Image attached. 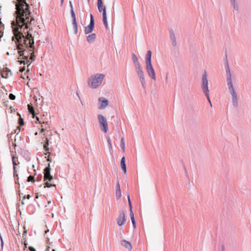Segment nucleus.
I'll return each mask as SVG.
<instances>
[{"instance_id":"obj_16","label":"nucleus","mask_w":251,"mask_h":251,"mask_svg":"<svg viewBox=\"0 0 251 251\" xmlns=\"http://www.w3.org/2000/svg\"><path fill=\"white\" fill-rule=\"evenodd\" d=\"M16 161H18V158L15 156L12 157V163L13 165V170H14V176L18 177V174H17L16 167V166L17 165L16 163Z\"/></svg>"},{"instance_id":"obj_17","label":"nucleus","mask_w":251,"mask_h":251,"mask_svg":"<svg viewBox=\"0 0 251 251\" xmlns=\"http://www.w3.org/2000/svg\"><path fill=\"white\" fill-rule=\"evenodd\" d=\"M121 168L125 174L126 173V167L125 163V157L123 156L121 160Z\"/></svg>"},{"instance_id":"obj_27","label":"nucleus","mask_w":251,"mask_h":251,"mask_svg":"<svg viewBox=\"0 0 251 251\" xmlns=\"http://www.w3.org/2000/svg\"><path fill=\"white\" fill-rule=\"evenodd\" d=\"M41 120H42V123L46 125V126H45V128H44L43 126H42V128L41 129V132L42 133H43V132H44L45 129L47 128V126H46V125L48 126H49V122L48 121H45L44 120H43L42 118L41 119Z\"/></svg>"},{"instance_id":"obj_49","label":"nucleus","mask_w":251,"mask_h":251,"mask_svg":"<svg viewBox=\"0 0 251 251\" xmlns=\"http://www.w3.org/2000/svg\"><path fill=\"white\" fill-rule=\"evenodd\" d=\"M38 97V98H39V100H40V97L42 99L43 98V97L40 95H37Z\"/></svg>"},{"instance_id":"obj_34","label":"nucleus","mask_w":251,"mask_h":251,"mask_svg":"<svg viewBox=\"0 0 251 251\" xmlns=\"http://www.w3.org/2000/svg\"><path fill=\"white\" fill-rule=\"evenodd\" d=\"M27 181L29 182V181H31V182H34L35 181V179H34V177L33 176H29L28 177H27Z\"/></svg>"},{"instance_id":"obj_35","label":"nucleus","mask_w":251,"mask_h":251,"mask_svg":"<svg viewBox=\"0 0 251 251\" xmlns=\"http://www.w3.org/2000/svg\"><path fill=\"white\" fill-rule=\"evenodd\" d=\"M127 199H128V204H129V208H130V212L131 210H132V207L131 202V201L130 199L129 195H128Z\"/></svg>"},{"instance_id":"obj_24","label":"nucleus","mask_w":251,"mask_h":251,"mask_svg":"<svg viewBox=\"0 0 251 251\" xmlns=\"http://www.w3.org/2000/svg\"><path fill=\"white\" fill-rule=\"evenodd\" d=\"M70 6L71 8V16L73 19V21H76V18H75V15L74 11L73 4L71 1H70Z\"/></svg>"},{"instance_id":"obj_2","label":"nucleus","mask_w":251,"mask_h":251,"mask_svg":"<svg viewBox=\"0 0 251 251\" xmlns=\"http://www.w3.org/2000/svg\"><path fill=\"white\" fill-rule=\"evenodd\" d=\"M104 77V75L100 74H97L92 75L88 81V85L92 88H96L100 86Z\"/></svg>"},{"instance_id":"obj_20","label":"nucleus","mask_w":251,"mask_h":251,"mask_svg":"<svg viewBox=\"0 0 251 251\" xmlns=\"http://www.w3.org/2000/svg\"><path fill=\"white\" fill-rule=\"evenodd\" d=\"M151 50H148L147 52V53L146 54V60H145L146 64L151 63Z\"/></svg>"},{"instance_id":"obj_54","label":"nucleus","mask_w":251,"mask_h":251,"mask_svg":"<svg viewBox=\"0 0 251 251\" xmlns=\"http://www.w3.org/2000/svg\"><path fill=\"white\" fill-rule=\"evenodd\" d=\"M168 80V76H167V75H166V81H167Z\"/></svg>"},{"instance_id":"obj_38","label":"nucleus","mask_w":251,"mask_h":251,"mask_svg":"<svg viewBox=\"0 0 251 251\" xmlns=\"http://www.w3.org/2000/svg\"><path fill=\"white\" fill-rule=\"evenodd\" d=\"M19 124L21 126H22L24 125V120L22 118H20L19 119Z\"/></svg>"},{"instance_id":"obj_10","label":"nucleus","mask_w":251,"mask_h":251,"mask_svg":"<svg viewBox=\"0 0 251 251\" xmlns=\"http://www.w3.org/2000/svg\"><path fill=\"white\" fill-rule=\"evenodd\" d=\"M98 9L100 12H102V16L105 13V16L106 15V7L103 6V2L102 0H98L97 2Z\"/></svg>"},{"instance_id":"obj_36","label":"nucleus","mask_w":251,"mask_h":251,"mask_svg":"<svg viewBox=\"0 0 251 251\" xmlns=\"http://www.w3.org/2000/svg\"><path fill=\"white\" fill-rule=\"evenodd\" d=\"M133 63H134L135 69L137 68L139 69L140 67H142L141 65H140V63L139 62V61L134 62Z\"/></svg>"},{"instance_id":"obj_45","label":"nucleus","mask_w":251,"mask_h":251,"mask_svg":"<svg viewBox=\"0 0 251 251\" xmlns=\"http://www.w3.org/2000/svg\"><path fill=\"white\" fill-rule=\"evenodd\" d=\"M25 66H24L23 67H21V69H20V71L21 72H24V71H25Z\"/></svg>"},{"instance_id":"obj_51","label":"nucleus","mask_w":251,"mask_h":251,"mask_svg":"<svg viewBox=\"0 0 251 251\" xmlns=\"http://www.w3.org/2000/svg\"><path fill=\"white\" fill-rule=\"evenodd\" d=\"M13 146H14V149L15 150V147H16V145L15 144L13 143Z\"/></svg>"},{"instance_id":"obj_50","label":"nucleus","mask_w":251,"mask_h":251,"mask_svg":"<svg viewBox=\"0 0 251 251\" xmlns=\"http://www.w3.org/2000/svg\"><path fill=\"white\" fill-rule=\"evenodd\" d=\"M27 245V244L25 242H24L25 248H26Z\"/></svg>"},{"instance_id":"obj_18","label":"nucleus","mask_w":251,"mask_h":251,"mask_svg":"<svg viewBox=\"0 0 251 251\" xmlns=\"http://www.w3.org/2000/svg\"><path fill=\"white\" fill-rule=\"evenodd\" d=\"M239 100V95H232V101L234 107H238V101Z\"/></svg>"},{"instance_id":"obj_12","label":"nucleus","mask_w":251,"mask_h":251,"mask_svg":"<svg viewBox=\"0 0 251 251\" xmlns=\"http://www.w3.org/2000/svg\"><path fill=\"white\" fill-rule=\"evenodd\" d=\"M170 38L172 41V43L173 46L175 47L176 46V35L174 31L173 30H170Z\"/></svg>"},{"instance_id":"obj_26","label":"nucleus","mask_w":251,"mask_h":251,"mask_svg":"<svg viewBox=\"0 0 251 251\" xmlns=\"http://www.w3.org/2000/svg\"><path fill=\"white\" fill-rule=\"evenodd\" d=\"M130 216L131 217V222H132V223L133 225V226L134 227V228H136V223H135V219H134V213H133L132 210H131V211L130 212Z\"/></svg>"},{"instance_id":"obj_41","label":"nucleus","mask_w":251,"mask_h":251,"mask_svg":"<svg viewBox=\"0 0 251 251\" xmlns=\"http://www.w3.org/2000/svg\"><path fill=\"white\" fill-rule=\"evenodd\" d=\"M42 175H39L37 176V180L38 181H40L42 179Z\"/></svg>"},{"instance_id":"obj_23","label":"nucleus","mask_w":251,"mask_h":251,"mask_svg":"<svg viewBox=\"0 0 251 251\" xmlns=\"http://www.w3.org/2000/svg\"><path fill=\"white\" fill-rule=\"evenodd\" d=\"M49 140L47 138L45 139V143H44V149L45 150V151H46L47 152V153L46 154L48 153L50 155V152H48V151H49Z\"/></svg>"},{"instance_id":"obj_13","label":"nucleus","mask_w":251,"mask_h":251,"mask_svg":"<svg viewBox=\"0 0 251 251\" xmlns=\"http://www.w3.org/2000/svg\"><path fill=\"white\" fill-rule=\"evenodd\" d=\"M1 75L3 77L7 78L12 75V72L9 69L6 68L2 72Z\"/></svg>"},{"instance_id":"obj_52","label":"nucleus","mask_w":251,"mask_h":251,"mask_svg":"<svg viewBox=\"0 0 251 251\" xmlns=\"http://www.w3.org/2000/svg\"><path fill=\"white\" fill-rule=\"evenodd\" d=\"M47 160L48 161H50V162L51 161V159L49 157H48Z\"/></svg>"},{"instance_id":"obj_1","label":"nucleus","mask_w":251,"mask_h":251,"mask_svg":"<svg viewBox=\"0 0 251 251\" xmlns=\"http://www.w3.org/2000/svg\"><path fill=\"white\" fill-rule=\"evenodd\" d=\"M15 2L16 15V22L11 23L12 31L14 34L12 38L16 44L18 53L23 60H19L20 64H27L26 72L29 71V67L34 61V41L31 33L27 29L33 18L30 16L29 9L30 6L26 0H16Z\"/></svg>"},{"instance_id":"obj_55","label":"nucleus","mask_w":251,"mask_h":251,"mask_svg":"<svg viewBox=\"0 0 251 251\" xmlns=\"http://www.w3.org/2000/svg\"><path fill=\"white\" fill-rule=\"evenodd\" d=\"M77 96H78V98H79V99L80 100V97H79V95H77Z\"/></svg>"},{"instance_id":"obj_25","label":"nucleus","mask_w":251,"mask_h":251,"mask_svg":"<svg viewBox=\"0 0 251 251\" xmlns=\"http://www.w3.org/2000/svg\"><path fill=\"white\" fill-rule=\"evenodd\" d=\"M27 109H28V112L32 115L33 118H34L35 113L34 107L32 106V105L28 104L27 105Z\"/></svg>"},{"instance_id":"obj_40","label":"nucleus","mask_w":251,"mask_h":251,"mask_svg":"<svg viewBox=\"0 0 251 251\" xmlns=\"http://www.w3.org/2000/svg\"><path fill=\"white\" fill-rule=\"evenodd\" d=\"M107 142H108V145H109V148H112V145H111V140H110V138H108V139L107 140Z\"/></svg>"},{"instance_id":"obj_57","label":"nucleus","mask_w":251,"mask_h":251,"mask_svg":"<svg viewBox=\"0 0 251 251\" xmlns=\"http://www.w3.org/2000/svg\"><path fill=\"white\" fill-rule=\"evenodd\" d=\"M26 233V231L24 232V233H23V235L25 234Z\"/></svg>"},{"instance_id":"obj_48","label":"nucleus","mask_w":251,"mask_h":251,"mask_svg":"<svg viewBox=\"0 0 251 251\" xmlns=\"http://www.w3.org/2000/svg\"><path fill=\"white\" fill-rule=\"evenodd\" d=\"M30 198V196L29 195H27L26 196H25V198H27V199H29Z\"/></svg>"},{"instance_id":"obj_56","label":"nucleus","mask_w":251,"mask_h":251,"mask_svg":"<svg viewBox=\"0 0 251 251\" xmlns=\"http://www.w3.org/2000/svg\"><path fill=\"white\" fill-rule=\"evenodd\" d=\"M49 231V230H47V231H45V233H47V232H48Z\"/></svg>"},{"instance_id":"obj_14","label":"nucleus","mask_w":251,"mask_h":251,"mask_svg":"<svg viewBox=\"0 0 251 251\" xmlns=\"http://www.w3.org/2000/svg\"><path fill=\"white\" fill-rule=\"evenodd\" d=\"M121 245L125 248L127 249L129 251H130L132 249V245L131 243L126 240H123L121 241Z\"/></svg>"},{"instance_id":"obj_33","label":"nucleus","mask_w":251,"mask_h":251,"mask_svg":"<svg viewBox=\"0 0 251 251\" xmlns=\"http://www.w3.org/2000/svg\"><path fill=\"white\" fill-rule=\"evenodd\" d=\"M132 61H133V63L138 61V58H137V56L134 53L132 54Z\"/></svg>"},{"instance_id":"obj_30","label":"nucleus","mask_w":251,"mask_h":251,"mask_svg":"<svg viewBox=\"0 0 251 251\" xmlns=\"http://www.w3.org/2000/svg\"><path fill=\"white\" fill-rule=\"evenodd\" d=\"M3 30L4 25L1 22H0V39L3 36Z\"/></svg>"},{"instance_id":"obj_53","label":"nucleus","mask_w":251,"mask_h":251,"mask_svg":"<svg viewBox=\"0 0 251 251\" xmlns=\"http://www.w3.org/2000/svg\"><path fill=\"white\" fill-rule=\"evenodd\" d=\"M34 99L36 101H37V97L36 95H34Z\"/></svg>"},{"instance_id":"obj_22","label":"nucleus","mask_w":251,"mask_h":251,"mask_svg":"<svg viewBox=\"0 0 251 251\" xmlns=\"http://www.w3.org/2000/svg\"><path fill=\"white\" fill-rule=\"evenodd\" d=\"M231 5L233 9L236 11L239 10L238 2L236 0H230Z\"/></svg>"},{"instance_id":"obj_47","label":"nucleus","mask_w":251,"mask_h":251,"mask_svg":"<svg viewBox=\"0 0 251 251\" xmlns=\"http://www.w3.org/2000/svg\"><path fill=\"white\" fill-rule=\"evenodd\" d=\"M36 119L37 121L39 122V123L42 124L41 121H40V119L38 117H36Z\"/></svg>"},{"instance_id":"obj_5","label":"nucleus","mask_w":251,"mask_h":251,"mask_svg":"<svg viewBox=\"0 0 251 251\" xmlns=\"http://www.w3.org/2000/svg\"><path fill=\"white\" fill-rule=\"evenodd\" d=\"M95 25V21L94 17L92 14H90V21L89 25L86 26L84 29V33L86 34L90 33L93 30Z\"/></svg>"},{"instance_id":"obj_6","label":"nucleus","mask_w":251,"mask_h":251,"mask_svg":"<svg viewBox=\"0 0 251 251\" xmlns=\"http://www.w3.org/2000/svg\"><path fill=\"white\" fill-rule=\"evenodd\" d=\"M202 89L205 94H208L209 90L208 87L207 75L206 72H204L202 75Z\"/></svg>"},{"instance_id":"obj_29","label":"nucleus","mask_w":251,"mask_h":251,"mask_svg":"<svg viewBox=\"0 0 251 251\" xmlns=\"http://www.w3.org/2000/svg\"><path fill=\"white\" fill-rule=\"evenodd\" d=\"M102 20L104 26H105L106 29H108L107 16L106 15L105 16V13L103 14V16H102Z\"/></svg>"},{"instance_id":"obj_44","label":"nucleus","mask_w":251,"mask_h":251,"mask_svg":"<svg viewBox=\"0 0 251 251\" xmlns=\"http://www.w3.org/2000/svg\"><path fill=\"white\" fill-rule=\"evenodd\" d=\"M206 96L207 98V99H208V101H209V103L210 104V106L212 107V103H211V101L210 100V98H209V95H206Z\"/></svg>"},{"instance_id":"obj_4","label":"nucleus","mask_w":251,"mask_h":251,"mask_svg":"<svg viewBox=\"0 0 251 251\" xmlns=\"http://www.w3.org/2000/svg\"><path fill=\"white\" fill-rule=\"evenodd\" d=\"M98 119L101 127V129L104 132H106L108 130V125L106 119L102 115L100 114L98 115Z\"/></svg>"},{"instance_id":"obj_28","label":"nucleus","mask_w":251,"mask_h":251,"mask_svg":"<svg viewBox=\"0 0 251 251\" xmlns=\"http://www.w3.org/2000/svg\"><path fill=\"white\" fill-rule=\"evenodd\" d=\"M73 26L74 30V33L75 34H76L78 32V27L76 21H73Z\"/></svg>"},{"instance_id":"obj_42","label":"nucleus","mask_w":251,"mask_h":251,"mask_svg":"<svg viewBox=\"0 0 251 251\" xmlns=\"http://www.w3.org/2000/svg\"><path fill=\"white\" fill-rule=\"evenodd\" d=\"M9 99L12 100L15 99V95H9Z\"/></svg>"},{"instance_id":"obj_7","label":"nucleus","mask_w":251,"mask_h":251,"mask_svg":"<svg viewBox=\"0 0 251 251\" xmlns=\"http://www.w3.org/2000/svg\"><path fill=\"white\" fill-rule=\"evenodd\" d=\"M50 164H48V166L44 169V181H51L53 179V176L50 175Z\"/></svg>"},{"instance_id":"obj_9","label":"nucleus","mask_w":251,"mask_h":251,"mask_svg":"<svg viewBox=\"0 0 251 251\" xmlns=\"http://www.w3.org/2000/svg\"><path fill=\"white\" fill-rule=\"evenodd\" d=\"M126 220V218L125 212L124 211H120L119 216L117 220V224L118 226H122L124 225L125 224Z\"/></svg>"},{"instance_id":"obj_62","label":"nucleus","mask_w":251,"mask_h":251,"mask_svg":"<svg viewBox=\"0 0 251 251\" xmlns=\"http://www.w3.org/2000/svg\"><path fill=\"white\" fill-rule=\"evenodd\" d=\"M63 1V0H62V1Z\"/></svg>"},{"instance_id":"obj_15","label":"nucleus","mask_w":251,"mask_h":251,"mask_svg":"<svg viewBox=\"0 0 251 251\" xmlns=\"http://www.w3.org/2000/svg\"><path fill=\"white\" fill-rule=\"evenodd\" d=\"M138 76L140 82L143 87H145V78L144 76V72L137 74Z\"/></svg>"},{"instance_id":"obj_8","label":"nucleus","mask_w":251,"mask_h":251,"mask_svg":"<svg viewBox=\"0 0 251 251\" xmlns=\"http://www.w3.org/2000/svg\"><path fill=\"white\" fill-rule=\"evenodd\" d=\"M146 70L148 75L153 80H156V76L154 70L152 66L151 63L146 64Z\"/></svg>"},{"instance_id":"obj_19","label":"nucleus","mask_w":251,"mask_h":251,"mask_svg":"<svg viewBox=\"0 0 251 251\" xmlns=\"http://www.w3.org/2000/svg\"><path fill=\"white\" fill-rule=\"evenodd\" d=\"M96 38V34L95 33H92L90 35H89L87 37V41L89 43H93Z\"/></svg>"},{"instance_id":"obj_31","label":"nucleus","mask_w":251,"mask_h":251,"mask_svg":"<svg viewBox=\"0 0 251 251\" xmlns=\"http://www.w3.org/2000/svg\"><path fill=\"white\" fill-rule=\"evenodd\" d=\"M121 147L122 149L123 150V151H125V141H124V138H122L121 139Z\"/></svg>"},{"instance_id":"obj_11","label":"nucleus","mask_w":251,"mask_h":251,"mask_svg":"<svg viewBox=\"0 0 251 251\" xmlns=\"http://www.w3.org/2000/svg\"><path fill=\"white\" fill-rule=\"evenodd\" d=\"M99 101L100 103V109H104L108 105V100L104 98H100Z\"/></svg>"},{"instance_id":"obj_37","label":"nucleus","mask_w":251,"mask_h":251,"mask_svg":"<svg viewBox=\"0 0 251 251\" xmlns=\"http://www.w3.org/2000/svg\"><path fill=\"white\" fill-rule=\"evenodd\" d=\"M136 72L137 74L143 72L142 67H141L139 69L138 68L136 69Z\"/></svg>"},{"instance_id":"obj_3","label":"nucleus","mask_w":251,"mask_h":251,"mask_svg":"<svg viewBox=\"0 0 251 251\" xmlns=\"http://www.w3.org/2000/svg\"><path fill=\"white\" fill-rule=\"evenodd\" d=\"M226 67V71L227 75V87L229 91V92L230 94H235V90L233 87L232 79H231V74L230 73L229 67L227 62V61H226V64L225 65Z\"/></svg>"},{"instance_id":"obj_59","label":"nucleus","mask_w":251,"mask_h":251,"mask_svg":"<svg viewBox=\"0 0 251 251\" xmlns=\"http://www.w3.org/2000/svg\"><path fill=\"white\" fill-rule=\"evenodd\" d=\"M26 233V231L24 232V233H23V235L25 234Z\"/></svg>"},{"instance_id":"obj_58","label":"nucleus","mask_w":251,"mask_h":251,"mask_svg":"<svg viewBox=\"0 0 251 251\" xmlns=\"http://www.w3.org/2000/svg\"><path fill=\"white\" fill-rule=\"evenodd\" d=\"M26 233V231L24 232V233H23V235L25 234Z\"/></svg>"},{"instance_id":"obj_46","label":"nucleus","mask_w":251,"mask_h":251,"mask_svg":"<svg viewBox=\"0 0 251 251\" xmlns=\"http://www.w3.org/2000/svg\"><path fill=\"white\" fill-rule=\"evenodd\" d=\"M25 199V196H24L23 198V200L21 201V203L23 205H24L25 204V202H24V200Z\"/></svg>"},{"instance_id":"obj_21","label":"nucleus","mask_w":251,"mask_h":251,"mask_svg":"<svg viewBox=\"0 0 251 251\" xmlns=\"http://www.w3.org/2000/svg\"><path fill=\"white\" fill-rule=\"evenodd\" d=\"M116 189L117 190L116 192V195L117 198L119 199L121 197V192L120 189V185L118 181L117 183Z\"/></svg>"},{"instance_id":"obj_39","label":"nucleus","mask_w":251,"mask_h":251,"mask_svg":"<svg viewBox=\"0 0 251 251\" xmlns=\"http://www.w3.org/2000/svg\"><path fill=\"white\" fill-rule=\"evenodd\" d=\"M0 241H1L0 246H1V248L2 249L3 247V240H2V238L0 233Z\"/></svg>"},{"instance_id":"obj_61","label":"nucleus","mask_w":251,"mask_h":251,"mask_svg":"<svg viewBox=\"0 0 251 251\" xmlns=\"http://www.w3.org/2000/svg\"><path fill=\"white\" fill-rule=\"evenodd\" d=\"M88 0V2H89L90 1V0Z\"/></svg>"},{"instance_id":"obj_60","label":"nucleus","mask_w":251,"mask_h":251,"mask_svg":"<svg viewBox=\"0 0 251 251\" xmlns=\"http://www.w3.org/2000/svg\"><path fill=\"white\" fill-rule=\"evenodd\" d=\"M27 160L28 161H29V160H30V158H29V157H28V158H27Z\"/></svg>"},{"instance_id":"obj_43","label":"nucleus","mask_w":251,"mask_h":251,"mask_svg":"<svg viewBox=\"0 0 251 251\" xmlns=\"http://www.w3.org/2000/svg\"><path fill=\"white\" fill-rule=\"evenodd\" d=\"M28 249L30 251H36L35 249L31 246L29 247Z\"/></svg>"},{"instance_id":"obj_32","label":"nucleus","mask_w":251,"mask_h":251,"mask_svg":"<svg viewBox=\"0 0 251 251\" xmlns=\"http://www.w3.org/2000/svg\"><path fill=\"white\" fill-rule=\"evenodd\" d=\"M55 187L56 185L55 184H50L49 183L48 181H47L45 183V186L44 187Z\"/></svg>"}]
</instances>
